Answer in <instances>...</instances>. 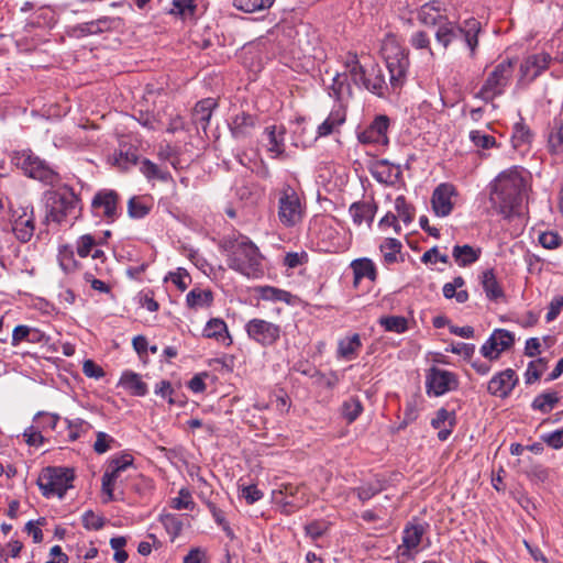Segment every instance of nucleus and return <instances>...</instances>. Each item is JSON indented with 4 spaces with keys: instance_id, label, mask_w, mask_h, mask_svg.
<instances>
[{
    "instance_id": "1",
    "label": "nucleus",
    "mask_w": 563,
    "mask_h": 563,
    "mask_svg": "<svg viewBox=\"0 0 563 563\" xmlns=\"http://www.w3.org/2000/svg\"><path fill=\"white\" fill-rule=\"evenodd\" d=\"M525 178L518 167L501 172L492 184L490 202L493 207L509 218L518 211L522 202Z\"/></svg>"
},
{
    "instance_id": "2",
    "label": "nucleus",
    "mask_w": 563,
    "mask_h": 563,
    "mask_svg": "<svg viewBox=\"0 0 563 563\" xmlns=\"http://www.w3.org/2000/svg\"><path fill=\"white\" fill-rule=\"evenodd\" d=\"M55 187L44 194L46 221L58 225L70 222L73 225L81 214V199L73 187L66 184H58Z\"/></svg>"
},
{
    "instance_id": "3",
    "label": "nucleus",
    "mask_w": 563,
    "mask_h": 563,
    "mask_svg": "<svg viewBox=\"0 0 563 563\" xmlns=\"http://www.w3.org/2000/svg\"><path fill=\"white\" fill-rule=\"evenodd\" d=\"M263 256L258 247L246 236L233 242L228 250V266L247 277L263 274Z\"/></svg>"
},
{
    "instance_id": "4",
    "label": "nucleus",
    "mask_w": 563,
    "mask_h": 563,
    "mask_svg": "<svg viewBox=\"0 0 563 563\" xmlns=\"http://www.w3.org/2000/svg\"><path fill=\"white\" fill-rule=\"evenodd\" d=\"M12 162L25 176L45 186L55 187L60 184L62 177L59 173L31 150L14 153Z\"/></svg>"
},
{
    "instance_id": "5",
    "label": "nucleus",
    "mask_w": 563,
    "mask_h": 563,
    "mask_svg": "<svg viewBox=\"0 0 563 563\" xmlns=\"http://www.w3.org/2000/svg\"><path fill=\"white\" fill-rule=\"evenodd\" d=\"M481 32V23L474 19H467L463 25H457L448 19H444L438 26L435 40L444 48H448L455 40L463 37L471 54L474 55L478 45V34Z\"/></svg>"
},
{
    "instance_id": "6",
    "label": "nucleus",
    "mask_w": 563,
    "mask_h": 563,
    "mask_svg": "<svg viewBox=\"0 0 563 563\" xmlns=\"http://www.w3.org/2000/svg\"><path fill=\"white\" fill-rule=\"evenodd\" d=\"M74 477V472L70 468L48 466L41 472L37 485L46 498L54 496L63 498L71 487Z\"/></svg>"
},
{
    "instance_id": "7",
    "label": "nucleus",
    "mask_w": 563,
    "mask_h": 563,
    "mask_svg": "<svg viewBox=\"0 0 563 563\" xmlns=\"http://www.w3.org/2000/svg\"><path fill=\"white\" fill-rule=\"evenodd\" d=\"M512 74L514 62L510 59L500 62L487 75V78L476 93V97L486 102H490L496 97L501 96L505 92L507 86L510 84Z\"/></svg>"
},
{
    "instance_id": "8",
    "label": "nucleus",
    "mask_w": 563,
    "mask_h": 563,
    "mask_svg": "<svg viewBox=\"0 0 563 563\" xmlns=\"http://www.w3.org/2000/svg\"><path fill=\"white\" fill-rule=\"evenodd\" d=\"M303 216V208L297 191L284 185L278 199V219L287 228L297 225Z\"/></svg>"
},
{
    "instance_id": "9",
    "label": "nucleus",
    "mask_w": 563,
    "mask_h": 563,
    "mask_svg": "<svg viewBox=\"0 0 563 563\" xmlns=\"http://www.w3.org/2000/svg\"><path fill=\"white\" fill-rule=\"evenodd\" d=\"M429 525L413 519L408 522L402 531V542L397 548V558L402 560H412L419 552L420 544Z\"/></svg>"
},
{
    "instance_id": "10",
    "label": "nucleus",
    "mask_w": 563,
    "mask_h": 563,
    "mask_svg": "<svg viewBox=\"0 0 563 563\" xmlns=\"http://www.w3.org/2000/svg\"><path fill=\"white\" fill-rule=\"evenodd\" d=\"M119 200L120 196L115 190L101 189L91 200V211L95 217L103 219L107 223H113L121 214Z\"/></svg>"
},
{
    "instance_id": "11",
    "label": "nucleus",
    "mask_w": 563,
    "mask_h": 563,
    "mask_svg": "<svg viewBox=\"0 0 563 563\" xmlns=\"http://www.w3.org/2000/svg\"><path fill=\"white\" fill-rule=\"evenodd\" d=\"M245 331L249 339L261 346L274 345L279 340L282 333V329L278 324L260 318L247 321Z\"/></svg>"
},
{
    "instance_id": "12",
    "label": "nucleus",
    "mask_w": 563,
    "mask_h": 563,
    "mask_svg": "<svg viewBox=\"0 0 563 563\" xmlns=\"http://www.w3.org/2000/svg\"><path fill=\"white\" fill-rule=\"evenodd\" d=\"M459 387L455 373L432 366L426 375L427 394L435 397L442 396Z\"/></svg>"
},
{
    "instance_id": "13",
    "label": "nucleus",
    "mask_w": 563,
    "mask_h": 563,
    "mask_svg": "<svg viewBox=\"0 0 563 563\" xmlns=\"http://www.w3.org/2000/svg\"><path fill=\"white\" fill-rule=\"evenodd\" d=\"M515 334L506 329H495L479 352L489 362L497 361L501 353L512 347Z\"/></svg>"
},
{
    "instance_id": "14",
    "label": "nucleus",
    "mask_w": 563,
    "mask_h": 563,
    "mask_svg": "<svg viewBox=\"0 0 563 563\" xmlns=\"http://www.w3.org/2000/svg\"><path fill=\"white\" fill-rule=\"evenodd\" d=\"M389 82L393 88H401L409 68L408 53L398 43L389 38Z\"/></svg>"
},
{
    "instance_id": "15",
    "label": "nucleus",
    "mask_w": 563,
    "mask_h": 563,
    "mask_svg": "<svg viewBox=\"0 0 563 563\" xmlns=\"http://www.w3.org/2000/svg\"><path fill=\"white\" fill-rule=\"evenodd\" d=\"M551 62L552 57L547 52L528 55L520 64L519 81L528 84L533 81L549 68Z\"/></svg>"
},
{
    "instance_id": "16",
    "label": "nucleus",
    "mask_w": 563,
    "mask_h": 563,
    "mask_svg": "<svg viewBox=\"0 0 563 563\" xmlns=\"http://www.w3.org/2000/svg\"><path fill=\"white\" fill-rule=\"evenodd\" d=\"M35 221L32 207H21L12 212V232L21 243H27L34 235Z\"/></svg>"
},
{
    "instance_id": "17",
    "label": "nucleus",
    "mask_w": 563,
    "mask_h": 563,
    "mask_svg": "<svg viewBox=\"0 0 563 563\" xmlns=\"http://www.w3.org/2000/svg\"><path fill=\"white\" fill-rule=\"evenodd\" d=\"M133 464V457L129 454L120 457H113L108 465L107 471L102 475V492L107 495V501L114 499L113 485L120 474Z\"/></svg>"
},
{
    "instance_id": "18",
    "label": "nucleus",
    "mask_w": 563,
    "mask_h": 563,
    "mask_svg": "<svg viewBox=\"0 0 563 563\" xmlns=\"http://www.w3.org/2000/svg\"><path fill=\"white\" fill-rule=\"evenodd\" d=\"M456 189L453 185L440 184L432 192L431 207L435 216L446 217L454 207L453 198L456 197Z\"/></svg>"
},
{
    "instance_id": "19",
    "label": "nucleus",
    "mask_w": 563,
    "mask_h": 563,
    "mask_svg": "<svg viewBox=\"0 0 563 563\" xmlns=\"http://www.w3.org/2000/svg\"><path fill=\"white\" fill-rule=\"evenodd\" d=\"M518 382L514 369L507 368L494 375L488 382L487 390L490 395L505 398L510 395Z\"/></svg>"
},
{
    "instance_id": "20",
    "label": "nucleus",
    "mask_w": 563,
    "mask_h": 563,
    "mask_svg": "<svg viewBox=\"0 0 563 563\" xmlns=\"http://www.w3.org/2000/svg\"><path fill=\"white\" fill-rule=\"evenodd\" d=\"M300 487L292 484L282 485L278 492H274L275 500L282 505L283 511L286 514L294 512L306 504L305 495L298 497Z\"/></svg>"
},
{
    "instance_id": "21",
    "label": "nucleus",
    "mask_w": 563,
    "mask_h": 563,
    "mask_svg": "<svg viewBox=\"0 0 563 563\" xmlns=\"http://www.w3.org/2000/svg\"><path fill=\"white\" fill-rule=\"evenodd\" d=\"M363 144H387V115H378L363 132L358 133Z\"/></svg>"
},
{
    "instance_id": "22",
    "label": "nucleus",
    "mask_w": 563,
    "mask_h": 563,
    "mask_svg": "<svg viewBox=\"0 0 563 563\" xmlns=\"http://www.w3.org/2000/svg\"><path fill=\"white\" fill-rule=\"evenodd\" d=\"M229 128L234 140L246 142L256 128V118L245 112L239 113L231 120Z\"/></svg>"
},
{
    "instance_id": "23",
    "label": "nucleus",
    "mask_w": 563,
    "mask_h": 563,
    "mask_svg": "<svg viewBox=\"0 0 563 563\" xmlns=\"http://www.w3.org/2000/svg\"><path fill=\"white\" fill-rule=\"evenodd\" d=\"M285 133L284 126L269 125L265 128L266 147L271 157L277 158L285 154Z\"/></svg>"
},
{
    "instance_id": "24",
    "label": "nucleus",
    "mask_w": 563,
    "mask_h": 563,
    "mask_svg": "<svg viewBox=\"0 0 563 563\" xmlns=\"http://www.w3.org/2000/svg\"><path fill=\"white\" fill-rule=\"evenodd\" d=\"M431 426L438 429V438L440 441H445L451 435L455 426V413L445 408H440L435 416L431 419Z\"/></svg>"
},
{
    "instance_id": "25",
    "label": "nucleus",
    "mask_w": 563,
    "mask_h": 563,
    "mask_svg": "<svg viewBox=\"0 0 563 563\" xmlns=\"http://www.w3.org/2000/svg\"><path fill=\"white\" fill-rule=\"evenodd\" d=\"M216 107L217 101L212 98H206L196 103L191 117L197 129H202L203 132L207 131L212 111Z\"/></svg>"
},
{
    "instance_id": "26",
    "label": "nucleus",
    "mask_w": 563,
    "mask_h": 563,
    "mask_svg": "<svg viewBox=\"0 0 563 563\" xmlns=\"http://www.w3.org/2000/svg\"><path fill=\"white\" fill-rule=\"evenodd\" d=\"M349 213L356 225L366 222L368 225L374 220L376 206L369 201H357L350 206Z\"/></svg>"
},
{
    "instance_id": "27",
    "label": "nucleus",
    "mask_w": 563,
    "mask_h": 563,
    "mask_svg": "<svg viewBox=\"0 0 563 563\" xmlns=\"http://www.w3.org/2000/svg\"><path fill=\"white\" fill-rule=\"evenodd\" d=\"M362 347L361 338L357 333L347 335L338 342L336 356L346 361L354 360Z\"/></svg>"
},
{
    "instance_id": "28",
    "label": "nucleus",
    "mask_w": 563,
    "mask_h": 563,
    "mask_svg": "<svg viewBox=\"0 0 563 563\" xmlns=\"http://www.w3.org/2000/svg\"><path fill=\"white\" fill-rule=\"evenodd\" d=\"M419 21L429 26L440 25L446 16L441 12L440 3L437 1L424 3L418 12Z\"/></svg>"
},
{
    "instance_id": "29",
    "label": "nucleus",
    "mask_w": 563,
    "mask_h": 563,
    "mask_svg": "<svg viewBox=\"0 0 563 563\" xmlns=\"http://www.w3.org/2000/svg\"><path fill=\"white\" fill-rule=\"evenodd\" d=\"M482 254V250L479 247H473L468 244L465 245H455L452 251V256L455 263L465 267L473 263H475Z\"/></svg>"
},
{
    "instance_id": "30",
    "label": "nucleus",
    "mask_w": 563,
    "mask_h": 563,
    "mask_svg": "<svg viewBox=\"0 0 563 563\" xmlns=\"http://www.w3.org/2000/svg\"><path fill=\"white\" fill-rule=\"evenodd\" d=\"M482 286L489 300H498L504 297V290L499 285L494 271L487 269L482 275Z\"/></svg>"
},
{
    "instance_id": "31",
    "label": "nucleus",
    "mask_w": 563,
    "mask_h": 563,
    "mask_svg": "<svg viewBox=\"0 0 563 563\" xmlns=\"http://www.w3.org/2000/svg\"><path fill=\"white\" fill-rule=\"evenodd\" d=\"M120 385L134 396H145L147 394V385L134 372H124L120 378Z\"/></svg>"
},
{
    "instance_id": "32",
    "label": "nucleus",
    "mask_w": 563,
    "mask_h": 563,
    "mask_svg": "<svg viewBox=\"0 0 563 563\" xmlns=\"http://www.w3.org/2000/svg\"><path fill=\"white\" fill-rule=\"evenodd\" d=\"M351 267L354 273V284L357 285L362 278L375 280L376 269L374 263L368 258H360L352 262Z\"/></svg>"
},
{
    "instance_id": "33",
    "label": "nucleus",
    "mask_w": 563,
    "mask_h": 563,
    "mask_svg": "<svg viewBox=\"0 0 563 563\" xmlns=\"http://www.w3.org/2000/svg\"><path fill=\"white\" fill-rule=\"evenodd\" d=\"M213 295L209 289H191L186 296V303L190 309L209 307L212 303Z\"/></svg>"
},
{
    "instance_id": "34",
    "label": "nucleus",
    "mask_w": 563,
    "mask_h": 563,
    "mask_svg": "<svg viewBox=\"0 0 563 563\" xmlns=\"http://www.w3.org/2000/svg\"><path fill=\"white\" fill-rule=\"evenodd\" d=\"M463 277L457 276L451 283L443 286V296L446 299L455 298L457 302L463 303L468 299V294L465 289H460L464 286Z\"/></svg>"
},
{
    "instance_id": "35",
    "label": "nucleus",
    "mask_w": 563,
    "mask_h": 563,
    "mask_svg": "<svg viewBox=\"0 0 563 563\" xmlns=\"http://www.w3.org/2000/svg\"><path fill=\"white\" fill-rule=\"evenodd\" d=\"M345 121L342 111H331L328 118L318 126V136H328Z\"/></svg>"
},
{
    "instance_id": "36",
    "label": "nucleus",
    "mask_w": 563,
    "mask_h": 563,
    "mask_svg": "<svg viewBox=\"0 0 563 563\" xmlns=\"http://www.w3.org/2000/svg\"><path fill=\"white\" fill-rule=\"evenodd\" d=\"M532 140V134L527 125L519 122L514 126L511 136L512 146L516 150H526Z\"/></svg>"
},
{
    "instance_id": "37",
    "label": "nucleus",
    "mask_w": 563,
    "mask_h": 563,
    "mask_svg": "<svg viewBox=\"0 0 563 563\" xmlns=\"http://www.w3.org/2000/svg\"><path fill=\"white\" fill-rule=\"evenodd\" d=\"M559 396L556 393H543L537 396L532 402V408L543 413L550 412L555 405L559 402Z\"/></svg>"
},
{
    "instance_id": "38",
    "label": "nucleus",
    "mask_w": 563,
    "mask_h": 563,
    "mask_svg": "<svg viewBox=\"0 0 563 563\" xmlns=\"http://www.w3.org/2000/svg\"><path fill=\"white\" fill-rule=\"evenodd\" d=\"M159 520L172 540L180 534L183 530V520L179 516L174 514H164L161 515Z\"/></svg>"
},
{
    "instance_id": "39",
    "label": "nucleus",
    "mask_w": 563,
    "mask_h": 563,
    "mask_svg": "<svg viewBox=\"0 0 563 563\" xmlns=\"http://www.w3.org/2000/svg\"><path fill=\"white\" fill-rule=\"evenodd\" d=\"M548 367V361L544 357L537 358L534 361H531L526 369L525 378L526 384H533L536 383L543 372Z\"/></svg>"
},
{
    "instance_id": "40",
    "label": "nucleus",
    "mask_w": 563,
    "mask_h": 563,
    "mask_svg": "<svg viewBox=\"0 0 563 563\" xmlns=\"http://www.w3.org/2000/svg\"><path fill=\"white\" fill-rule=\"evenodd\" d=\"M275 0H234L233 4L238 10L244 12H255L269 9Z\"/></svg>"
},
{
    "instance_id": "41",
    "label": "nucleus",
    "mask_w": 563,
    "mask_h": 563,
    "mask_svg": "<svg viewBox=\"0 0 563 563\" xmlns=\"http://www.w3.org/2000/svg\"><path fill=\"white\" fill-rule=\"evenodd\" d=\"M151 207L141 197H132L128 201V214L132 219H142L150 213Z\"/></svg>"
},
{
    "instance_id": "42",
    "label": "nucleus",
    "mask_w": 563,
    "mask_h": 563,
    "mask_svg": "<svg viewBox=\"0 0 563 563\" xmlns=\"http://www.w3.org/2000/svg\"><path fill=\"white\" fill-rule=\"evenodd\" d=\"M102 243V240H97L91 234L81 235L76 243V251L79 257L85 258L89 256L92 250Z\"/></svg>"
},
{
    "instance_id": "43",
    "label": "nucleus",
    "mask_w": 563,
    "mask_h": 563,
    "mask_svg": "<svg viewBox=\"0 0 563 563\" xmlns=\"http://www.w3.org/2000/svg\"><path fill=\"white\" fill-rule=\"evenodd\" d=\"M224 333L228 335L227 324L223 320L217 318L208 321L203 329V335L209 339L221 340L224 338Z\"/></svg>"
},
{
    "instance_id": "44",
    "label": "nucleus",
    "mask_w": 563,
    "mask_h": 563,
    "mask_svg": "<svg viewBox=\"0 0 563 563\" xmlns=\"http://www.w3.org/2000/svg\"><path fill=\"white\" fill-rule=\"evenodd\" d=\"M260 295L264 300L284 301L287 303H289L291 299L290 292L272 286L261 287Z\"/></svg>"
},
{
    "instance_id": "45",
    "label": "nucleus",
    "mask_w": 563,
    "mask_h": 563,
    "mask_svg": "<svg viewBox=\"0 0 563 563\" xmlns=\"http://www.w3.org/2000/svg\"><path fill=\"white\" fill-rule=\"evenodd\" d=\"M169 505L173 509L176 510H192L195 508V501L192 500L191 494L187 488H181L178 492V496L170 499Z\"/></svg>"
},
{
    "instance_id": "46",
    "label": "nucleus",
    "mask_w": 563,
    "mask_h": 563,
    "mask_svg": "<svg viewBox=\"0 0 563 563\" xmlns=\"http://www.w3.org/2000/svg\"><path fill=\"white\" fill-rule=\"evenodd\" d=\"M395 209L397 212V219L408 224L412 221L413 218V208L411 205L407 203L405 197L402 195L398 196L395 199Z\"/></svg>"
},
{
    "instance_id": "47",
    "label": "nucleus",
    "mask_w": 563,
    "mask_h": 563,
    "mask_svg": "<svg viewBox=\"0 0 563 563\" xmlns=\"http://www.w3.org/2000/svg\"><path fill=\"white\" fill-rule=\"evenodd\" d=\"M330 523L325 520H313L305 526V531L313 541L322 538L328 533Z\"/></svg>"
},
{
    "instance_id": "48",
    "label": "nucleus",
    "mask_w": 563,
    "mask_h": 563,
    "mask_svg": "<svg viewBox=\"0 0 563 563\" xmlns=\"http://www.w3.org/2000/svg\"><path fill=\"white\" fill-rule=\"evenodd\" d=\"M368 170L378 183L387 184V159H373L368 163Z\"/></svg>"
},
{
    "instance_id": "49",
    "label": "nucleus",
    "mask_w": 563,
    "mask_h": 563,
    "mask_svg": "<svg viewBox=\"0 0 563 563\" xmlns=\"http://www.w3.org/2000/svg\"><path fill=\"white\" fill-rule=\"evenodd\" d=\"M197 9L196 0H173V8L170 13L174 15H180L183 18L187 15H194Z\"/></svg>"
},
{
    "instance_id": "50",
    "label": "nucleus",
    "mask_w": 563,
    "mask_h": 563,
    "mask_svg": "<svg viewBox=\"0 0 563 563\" xmlns=\"http://www.w3.org/2000/svg\"><path fill=\"white\" fill-rule=\"evenodd\" d=\"M67 428L69 430L68 439L69 441H76L81 432H86L91 426L80 418L76 419H65Z\"/></svg>"
},
{
    "instance_id": "51",
    "label": "nucleus",
    "mask_w": 563,
    "mask_h": 563,
    "mask_svg": "<svg viewBox=\"0 0 563 563\" xmlns=\"http://www.w3.org/2000/svg\"><path fill=\"white\" fill-rule=\"evenodd\" d=\"M470 140L476 147L488 150L495 147L496 139L489 134L483 133L479 130H473L470 132Z\"/></svg>"
},
{
    "instance_id": "52",
    "label": "nucleus",
    "mask_w": 563,
    "mask_h": 563,
    "mask_svg": "<svg viewBox=\"0 0 563 563\" xmlns=\"http://www.w3.org/2000/svg\"><path fill=\"white\" fill-rule=\"evenodd\" d=\"M362 411V405L358 399L351 398L346 401H344L342 406V415L345 419H347L350 422L354 421Z\"/></svg>"
},
{
    "instance_id": "53",
    "label": "nucleus",
    "mask_w": 563,
    "mask_h": 563,
    "mask_svg": "<svg viewBox=\"0 0 563 563\" xmlns=\"http://www.w3.org/2000/svg\"><path fill=\"white\" fill-rule=\"evenodd\" d=\"M384 75L382 73L376 74L374 77L372 75H368L367 79L364 81L363 87L366 88L368 91L383 97L384 96Z\"/></svg>"
},
{
    "instance_id": "54",
    "label": "nucleus",
    "mask_w": 563,
    "mask_h": 563,
    "mask_svg": "<svg viewBox=\"0 0 563 563\" xmlns=\"http://www.w3.org/2000/svg\"><path fill=\"white\" fill-rule=\"evenodd\" d=\"M126 544V540L124 537H115L110 540L111 549L113 552V560L119 563H124L128 560V553L123 549Z\"/></svg>"
},
{
    "instance_id": "55",
    "label": "nucleus",
    "mask_w": 563,
    "mask_h": 563,
    "mask_svg": "<svg viewBox=\"0 0 563 563\" xmlns=\"http://www.w3.org/2000/svg\"><path fill=\"white\" fill-rule=\"evenodd\" d=\"M549 148L554 154L563 153V123L550 133Z\"/></svg>"
},
{
    "instance_id": "56",
    "label": "nucleus",
    "mask_w": 563,
    "mask_h": 563,
    "mask_svg": "<svg viewBox=\"0 0 563 563\" xmlns=\"http://www.w3.org/2000/svg\"><path fill=\"white\" fill-rule=\"evenodd\" d=\"M539 243L548 250H555L561 245V238L554 231L542 232L539 235Z\"/></svg>"
},
{
    "instance_id": "57",
    "label": "nucleus",
    "mask_w": 563,
    "mask_h": 563,
    "mask_svg": "<svg viewBox=\"0 0 563 563\" xmlns=\"http://www.w3.org/2000/svg\"><path fill=\"white\" fill-rule=\"evenodd\" d=\"M346 87V75L335 74L332 78V85L330 86L329 95L334 97L335 99H340L343 93V90Z\"/></svg>"
},
{
    "instance_id": "58",
    "label": "nucleus",
    "mask_w": 563,
    "mask_h": 563,
    "mask_svg": "<svg viewBox=\"0 0 563 563\" xmlns=\"http://www.w3.org/2000/svg\"><path fill=\"white\" fill-rule=\"evenodd\" d=\"M92 22L96 26L98 34H100L102 32L114 30L120 25L119 18H110V16H102Z\"/></svg>"
},
{
    "instance_id": "59",
    "label": "nucleus",
    "mask_w": 563,
    "mask_h": 563,
    "mask_svg": "<svg viewBox=\"0 0 563 563\" xmlns=\"http://www.w3.org/2000/svg\"><path fill=\"white\" fill-rule=\"evenodd\" d=\"M134 119L141 125H143L144 128H146L148 130L156 129L157 119H156V115L152 112L139 110L135 112Z\"/></svg>"
},
{
    "instance_id": "60",
    "label": "nucleus",
    "mask_w": 563,
    "mask_h": 563,
    "mask_svg": "<svg viewBox=\"0 0 563 563\" xmlns=\"http://www.w3.org/2000/svg\"><path fill=\"white\" fill-rule=\"evenodd\" d=\"M422 263L424 264H435L437 262H441L443 264L449 263V256L446 254H441L437 246L428 250L423 253L421 257Z\"/></svg>"
},
{
    "instance_id": "61",
    "label": "nucleus",
    "mask_w": 563,
    "mask_h": 563,
    "mask_svg": "<svg viewBox=\"0 0 563 563\" xmlns=\"http://www.w3.org/2000/svg\"><path fill=\"white\" fill-rule=\"evenodd\" d=\"M81 519L84 527L90 530H98L103 526V519L91 510L84 512Z\"/></svg>"
},
{
    "instance_id": "62",
    "label": "nucleus",
    "mask_w": 563,
    "mask_h": 563,
    "mask_svg": "<svg viewBox=\"0 0 563 563\" xmlns=\"http://www.w3.org/2000/svg\"><path fill=\"white\" fill-rule=\"evenodd\" d=\"M96 437L93 450L98 454L106 453L110 449V443L114 442L113 438L102 431L97 432Z\"/></svg>"
},
{
    "instance_id": "63",
    "label": "nucleus",
    "mask_w": 563,
    "mask_h": 563,
    "mask_svg": "<svg viewBox=\"0 0 563 563\" xmlns=\"http://www.w3.org/2000/svg\"><path fill=\"white\" fill-rule=\"evenodd\" d=\"M340 376L335 372L329 374L317 373V383L328 389H333L338 386Z\"/></svg>"
},
{
    "instance_id": "64",
    "label": "nucleus",
    "mask_w": 563,
    "mask_h": 563,
    "mask_svg": "<svg viewBox=\"0 0 563 563\" xmlns=\"http://www.w3.org/2000/svg\"><path fill=\"white\" fill-rule=\"evenodd\" d=\"M542 439L549 446L555 450L561 449L563 446V429L544 434Z\"/></svg>"
}]
</instances>
